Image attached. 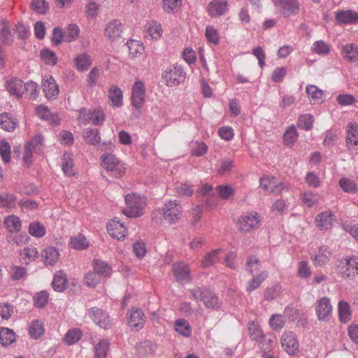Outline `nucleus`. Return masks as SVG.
Segmentation results:
<instances>
[{"label": "nucleus", "mask_w": 358, "mask_h": 358, "mask_svg": "<svg viewBox=\"0 0 358 358\" xmlns=\"http://www.w3.org/2000/svg\"><path fill=\"white\" fill-rule=\"evenodd\" d=\"M186 77V72L181 65L171 64L167 66L162 72V78L166 86L174 87L183 83Z\"/></svg>", "instance_id": "f257e3e1"}, {"label": "nucleus", "mask_w": 358, "mask_h": 358, "mask_svg": "<svg viewBox=\"0 0 358 358\" xmlns=\"http://www.w3.org/2000/svg\"><path fill=\"white\" fill-rule=\"evenodd\" d=\"M124 200L128 208L122 212L126 216L138 217L143 214V208L146 203L145 197L136 194H129L124 196Z\"/></svg>", "instance_id": "f03ea898"}, {"label": "nucleus", "mask_w": 358, "mask_h": 358, "mask_svg": "<svg viewBox=\"0 0 358 358\" xmlns=\"http://www.w3.org/2000/svg\"><path fill=\"white\" fill-rule=\"evenodd\" d=\"M101 158L102 166L112 176L117 178L124 176L126 171L125 164L114 155L107 153L102 155Z\"/></svg>", "instance_id": "7ed1b4c3"}, {"label": "nucleus", "mask_w": 358, "mask_h": 358, "mask_svg": "<svg viewBox=\"0 0 358 358\" xmlns=\"http://www.w3.org/2000/svg\"><path fill=\"white\" fill-rule=\"evenodd\" d=\"M261 223V218L257 212H247L241 215L239 219V229L243 232H250L259 227Z\"/></svg>", "instance_id": "20e7f679"}, {"label": "nucleus", "mask_w": 358, "mask_h": 358, "mask_svg": "<svg viewBox=\"0 0 358 358\" xmlns=\"http://www.w3.org/2000/svg\"><path fill=\"white\" fill-rule=\"evenodd\" d=\"M338 272L345 277L350 278L358 275V257L341 259L337 264Z\"/></svg>", "instance_id": "39448f33"}, {"label": "nucleus", "mask_w": 358, "mask_h": 358, "mask_svg": "<svg viewBox=\"0 0 358 358\" xmlns=\"http://www.w3.org/2000/svg\"><path fill=\"white\" fill-rule=\"evenodd\" d=\"M162 210L164 219L170 224L176 223L181 217L182 208L176 200L166 203Z\"/></svg>", "instance_id": "423d86ee"}, {"label": "nucleus", "mask_w": 358, "mask_h": 358, "mask_svg": "<svg viewBox=\"0 0 358 358\" xmlns=\"http://www.w3.org/2000/svg\"><path fill=\"white\" fill-rule=\"evenodd\" d=\"M317 319L322 322H327L332 315L333 308L329 298L324 296L317 300L315 305Z\"/></svg>", "instance_id": "0eeeda50"}, {"label": "nucleus", "mask_w": 358, "mask_h": 358, "mask_svg": "<svg viewBox=\"0 0 358 358\" xmlns=\"http://www.w3.org/2000/svg\"><path fill=\"white\" fill-rule=\"evenodd\" d=\"M280 343L283 350L289 355H294L299 350V343L293 331H286L282 334Z\"/></svg>", "instance_id": "6e6552de"}, {"label": "nucleus", "mask_w": 358, "mask_h": 358, "mask_svg": "<svg viewBox=\"0 0 358 358\" xmlns=\"http://www.w3.org/2000/svg\"><path fill=\"white\" fill-rule=\"evenodd\" d=\"M345 142L351 152L358 153V123L350 122L348 124Z\"/></svg>", "instance_id": "1a4fd4ad"}, {"label": "nucleus", "mask_w": 358, "mask_h": 358, "mask_svg": "<svg viewBox=\"0 0 358 358\" xmlns=\"http://www.w3.org/2000/svg\"><path fill=\"white\" fill-rule=\"evenodd\" d=\"M173 273L176 280L182 285L188 283L192 279L189 267L183 262L173 264Z\"/></svg>", "instance_id": "9d476101"}, {"label": "nucleus", "mask_w": 358, "mask_h": 358, "mask_svg": "<svg viewBox=\"0 0 358 358\" xmlns=\"http://www.w3.org/2000/svg\"><path fill=\"white\" fill-rule=\"evenodd\" d=\"M261 188L269 193L280 194L286 187L273 176H264L259 180Z\"/></svg>", "instance_id": "9b49d317"}, {"label": "nucleus", "mask_w": 358, "mask_h": 358, "mask_svg": "<svg viewBox=\"0 0 358 358\" xmlns=\"http://www.w3.org/2000/svg\"><path fill=\"white\" fill-rule=\"evenodd\" d=\"M88 315L93 322L101 328L107 329L110 325L109 316L104 310L92 307L88 310Z\"/></svg>", "instance_id": "f8f14e48"}, {"label": "nucleus", "mask_w": 358, "mask_h": 358, "mask_svg": "<svg viewBox=\"0 0 358 358\" xmlns=\"http://www.w3.org/2000/svg\"><path fill=\"white\" fill-rule=\"evenodd\" d=\"M145 85L141 80H136L132 87L131 103L136 109H141L145 102Z\"/></svg>", "instance_id": "ddd939ff"}, {"label": "nucleus", "mask_w": 358, "mask_h": 358, "mask_svg": "<svg viewBox=\"0 0 358 358\" xmlns=\"http://www.w3.org/2000/svg\"><path fill=\"white\" fill-rule=\"evenodd\" d=\"M42 89L45 96L49 100L55 99L59 92V85L52 76H45L43 78Z\"/></svg>", "instance_id": "4468645a"}, {"label": "nucleus", "mask_w": 358, "mask_h": 358, "mask_svg": "<svg viewBox=\"0 0 358 358\" xmlns=\"http://www.w3.org/2000/svg\"><path fill=\"white\" fill-rule=\"evenodd\" d=\"M123 30L124 25L120 20H113L106 24L104 35L111 41H115L121 38Z\"/></svg>", "instance_id": "2eb2a0df"}, {"label": "nucleus", "mask_w": 358, "mask_h": 358, "mask_svg": "<svg viewBox=\"0 0 358 358\" xmlns=\"http://www.w3.org/2000/svg\"><path fill=\"white\" fill-rule=\"evenodd\" d=\"M127 320L129 327L138 331L144 327L145 316L141 309L133 308L128 313Z\"/></svg>", "instance_id": "dca6fc26"}, {"label": "nucleus", "mask_w": 358, "mask_h": 358, "mask_svg": "<svg viewBox=\"0 0 358 358\" xmlns=\"http://www.w3.org/2000/svg\"><path fill=\"white\" fill-rule=\"evenodd\" d=\"M206 11L211 17L224 15L228 11V1L227 0H213L208 4Z\"/></svg>", "instance_id": "f3484780"}, {"label": "nucleus", "mask_w": 358, "mask_h": 358, "mask_svg": "<svg viewBox=\"0 0 358 358\" xmlns=\"http://www.w3.org/2000/svg\"><path fill=\"white\" fill-rule=\"evenodd\" d=\"M108 232L113 238L122 240L126 236L127 228L117 217L112 219L107 226Z\"/></svg>", "instance_id": "a211bd4d"}, {"label": "nucleus", "mask_w": 358, "mask_h": 358, "mask_svg": "<svg viewBox=\"0 0 358 358\" xmlns=\"http://www.w3.org/2000/svg\"><path fill=\"white\" fill-rule=\"evenodd\" d=\"M335 220V215L331 211H324L319 213L315 219V222L320 230H329L331 228Z\"/></svg>", "instance_id": "6ab92c4d"}, {"label": "nucleus", "mask_w": 358, "mask_h": 358, "mask_svg": "<svg viewBox=\"0 0 358 358\" xmlns=\"http://www.w3.org/2000/svg\"><path fill=\"white\" fill-rule=\"evenodd\" d=\"M335 18L338 24H356L358 22V13L352 10H341L336 13Z\"/></svg>", "instance_id": "aec40b11"}, {"label": "nucleus", "mask_w": 358, "mask_h": 358, "mask_svg": "<svg viewBox=\"0 0 358 358\" xmlns=\"http://www.w3.org/2000/svg\"><path fill=\"white\" fill-rule=\"evenodd\" d=\"M280 13L284 17L296 15L299 11V3L297 0H284L279 8Z\"/></svg>", "instance_id": "412c9836"}, {"label": "nucleus", "mask_w": 358, "mask_h": 358, "mask_svg": "<svg viewBox=\"0 0 358 358\" xmlns=\"http://www.w3.org/2000/svg\"><path fill=\"white\" fill-rule=\"evenodd\" d=\"M329 248L326 245H322L316 254L311 255V259L315 266H323L329 262Z\"/></svg>", "instance_id": "4be33fe9"}, {"label": "nucleus", "mask_w": 358, "mask_h": 358, "mask_svg": "<svg viewBox=\"0 0 358 358\" xmlns=\"http://www.w3.org/2000/svg\"><path fill=\"white\" fill-rule=\"evenodd\" d=\"M341 55L350 62L358 61V45L355 43H348L342 46Z\"/></svg>", "instance_id": "5701e85b"}, {"label": "nucleus", "mask_w": 358, "mask_h": 358, "mask_svg": "<svg viewBox=\"0 0 358 358\" xmlns=\"http://www.w3.org/2000/svg\"><path fill=\"white\" fill-rule=\"evenodd\" d=\"M7 89L10 94L21 98L24 94V83L20 79H11L7 82Z\"/></svg>", "instance_id": "b1692460"}, {"label": "nucleus", "mask_w": 358, "mask_h": 358, "mask_svg": "<svg viewBox=\"0 0 358 358\" xmlns=\"http://www.w3.org/2000/svg\"><path fill=\"white\" fill-rule=\"evenodd\" d=\"M20 255L21 262L23 264H28L38 258V252L36 248L28 246L21 250Z\"/></svg>", "instance_id": "393cba45"}, {"label": "nucleus", "mask_w": 358, "mask_h": 358, "mask_svg": "<svg viewBox=\"0 0 358 358\" xmlns=\"http://www.w3.org/2000/svg\"><path fill=\"white\" fill-rule=\"evenodd\" d=\"M108 98L111 104L115 108L122 106L123 102V95L122 90L115 85H112L108 91Z\"/></svg>", "instance_id": "a878e982"}, {"label": "nucleus", "mask_w": 358, "mask_h": 358, "mask_svg": "<svg viewBox=\"0 0 358 358\" xmlns=\"http://www.w3.org/2000/svg\"><path fill=\"white\" fill-rule=\"evenodd\" d=\"M277 343L276 336L274 335L264 336L257 342L259 349L263 352L272 351Z\"/></svg>", "instance_id": "bb28decb"}, {"label": "nucleus", "mask_w": 358, "mask_h": 358, "mask_svg": "<svg viewBox=\"0 0 358 358\" xmlns=\"http://www.w3.org/2000/svg\"><path fill=\"white\" fill-rule=\"evenodd\" d=\"M67 278L62 271L57 272L53 278L52 286L54 290L62 292L66 288Z\"/></svg>", "instance_id": "cd10ccee"}, {"label": "nucleus", "mask_w": 358, "mask_h": 358, "mask_svg": "<svg viewBox=\"0 0 358 358\" xmlns=\"http://www.w3.org/2000/svg\"><path fill=\"white\" fill-rule=\"evenodd\" d=\"M221 252V249H217L207 252L201 261V266L203 268H206L216 264L219 260V255Z\"/></svg>", "instance_id": "c85d7f7f"}, {"label": "nucleus", "mask_w": 358, "mask_h": 358, "mask_svg": "<svg viewBox=\"0 0 358 358\" xmlns=\"http://www.w3.org/2000/svg\"><path fill=\"white\" fill-rule=\"evenodd\" d=\"M75 66L79 71H87L92 64V59L86 53L78 55L74 59Z\"/></svg>", "instance_id": "c756f323"}, {"label": "nucleus", "mask_w": 358, "mask_h": 358, "mask_svg": "<svg viewBox=\"0 0 358 358\" xmlns=\"http://www.w3.org/2000/svg\"><path fill=\"white\" fill-rule=\"evenodd\" d=\"M59 252L55 247L45 248L42 253V258L46 264L53 265L59 259Z\"/></svg>", "instance_id": "7c9ffc66"}, {"label": "nucleus", "mask_w": 358, "mask_h": 358, "mask_svg": "<svg viewBox=\"0 0 358 358\" xmlns=\"http://www.w3.org/2000/svg\"><path fill=\"white\" fill-rule=\"evenodd\" d=\"M174 328L177 333L185 336L189 337L192 334V327L187 320L180 318L175 321Z\"/></svg>", "instance_id": "2f4dec72"}, {"label": "nucleus", "mask_w": 358, "mask_h": 358, "mask_svg": "<svg viewBox=\"0 0 358 358\" xmlns=\"http://www.w3.org/2000/svg\"><path fill=\"white\" fill-rule=\"evenodd\" d=\"M44 332L45 328L41 320H36L29 324V334L31 338L38 339L43 335Z\"/></svg>", "instance_id": "473e14b6"}, {"label": "nucleus", "mask_w": 358, "mask_h": 358, "mask_svg": "<svg viewBox=\"0 0 358 358\" xmlns=\"http://www.w3.org/2000/svg\"><path fill=\"white\" fill-rule=\"evenodd\" d=\"M17 125V120L10 114L2 113L0 115V126L7 131H13Z\"/></svg>", "instance_id": "72a5a7b5"}, {"label": "nucleus", "mask_w": 358, "mask_h": 358, "mask_svg": "<svg viewBox=\"0 0 358 358\" xmlns=\"http://www.w3.org/2000/svg\"><path fill=\"white\" fill-rule=\"evenodd\" d=\"M110 343L106 339H101L94 345V358H106Z\"/></svg>", "instance_id": "f704fd0d"}, {"label": "nucleus", "mask_w": 358, "mask_h": 358, "mask_svg": "<svg viewBox=\"0 0 358 358\" xmlns=\"http://www.w3.org/2000/svg\"><path fill=\"white\" fill-rule=\"evenodd\" d=\"M206 307L208 308L217 309L220 307L219 299L217 296L208 289H206L203 295L202 300Z\"/></svg>", "instance_id": "c9c22d12"}, {"label": "nucleus", "mask_w": 358, "mask_h": 358, "mask_svg": "<svg viewBox=\"0 0 358 358\" xmlns=\"http://www.w3.org/2000/svg\"><path fill=\"white\" fill-rule=\"evenodd\" d=\"M339 320L343 323H347L351 320V310L349 304L344 301H340L338 304Z\"/></svg>", "instance_id": "e433bc0d"}, {"label": "nucleus", "mask_w": 358, "mask_h": 358, "mask_svg": "<svg viewBox=\"0 0 358 358\" xmlns=\"http://www.w3.org/2000/svg\"><path fill=\"white\" fill-rule=\"evenodd\" d=\"M15 334L12 329L6 327L0 328V343L3 346L11 345L15 342Z\"/></svg>", "instance_id": "4c0bfd02"}, {"label": "nucleus", "mask_w": 358, "mask_h": 358, "mask_svg": "<svg viewBox=\"0 0 358 358\" xmlns=\"http://www.w3.org/2000/svg\"><path fill=\"white\" fill-rule=\"evenodd\" d=\"M69 246L75 250H82L88 248L89 243L84 235L79 234L71 238Z\"/></svg>", "instance_id": "58836bf2"}, {"label": "nucleus", "mask_w": 358, "mask_h": 358, "mask_svg": "<svg viewBox=\"0 0 358 358\" xmlns=\"http://www.w3.org/2000/svg\"><path fill=\"white\" fill-rule=\"evenodd\" d=\"M306 92L310 101L320 102L323 100V91L320 90L316 85H308L306 87Z\"/></svg>", "instance_id": "ea45409f"}, {"label": "nucleus", "mask_w": 358, "mask_h": 358, "mask_svg": "<svg viewBox=\"0 0 358 358\" xmlns=\"http://www.w3.org/2000/svg\"><path fill=\"white\" fill-rule=\"evenodd\" d=\"M3 223L7 229L12 233L19 231L22 227L20 218L13 215L5 217Z\"/></svg>", "instance_id": "a19ab883"}, {"label": "nucleus", "mask_w": 358, "mask_h": 358, "mask_svg": "<svg viewBox=\"0 0 358 358\" xmlns=\"http://www.w3.org/2000/svg\"><path fill=\"white\" fill-rule=\"evenodd\" d=\"M83 137L86 143L91 145H96L101 141L100 133L97 129H86L84 131Z\"/></svg>", "instance_id": "79ce46f5"}, {"label": "nucleus", "mask_w": 358, "mask_h": 358, "mask_svg": "<svg viewBox=\"0 0 358 358\" xmlns=\"http://www.w3.org/2000/svg\"><path fill=\"white\" fill-rule=\"evenodd\" d=\"M73 165L72 155L69 153H65L62 158V169L66 176H72L75 174Z\"/></svg>", "instance_id": "37998d69"}, {"label": "nucleus", "mask_w": 358, "mask_h": 358, "mask_svg": "<svg viewBox=\"0 0 358 358\" xmlns=\"http://www.w3.org/2000/svg\"><path fill=\"white\" fill-rule=\"evenodd\" d=\"M94 270L103 278L109 276L111 273L110 266L103 261L96 259L93 262Z\"/></svg>", "instance_id": "c03bdc74"}, {"label": "nucleus", "mask_w": 358, "mask_h": 358, "mask_svg": "<svg viewBox=\"0 0 358 358\" xmlns=\"http://www.w3.org/2000/svg\"><path fill=\"white\" fill-rule=\"evenodd\" d=\"M339 187L343 191L349 194H355L357 192V184L351 179L345 177L341 178L338 181Z\"/></svg>", "instance_id": "a18cd8bd"}, {"label": "nucleus", "mask_w": 358, "mask_h": 358, "mask_svg": "<svg viewBox=\"0 0 358 358\" xmlns=\"http://www.w3.org/2000/svg\"><path fill=\"white\" fill-rule=\"evenodd\" d=\"M182 5V0H162L164 10L169 14L177 12Z\"/></svg>", "instance_id": "49530a36"}, {"label": "nucleus", "mask_w": 358, "mask_h": 358, "mask_svg": "<svg viewBox=\"0 0 358 358\" xmlns=\"http://www.w3.org/2000/svg\"><path fill=\"white\" fill-rule=\"evenodd\" d=\"M314 117L311 114H304L299 116L298 127L303 130L309 131L313 128Z\"/></svg>", "instance_id": "de8ad7c7"}, {"label": "nucleus", "mask_w": 358, "mask_h": 358, "mask_svg": "<svg viewBox=\"0 0 358 358\" xmlns=\"http://www.w3.org/2000/svg\"><path fill=\"white\" fill-rule=\"evenodd\" d=\"M82 331L78 329H72L67 331L64 337V342L68 345H73L82 337Z\"/></svg>", "instance_id": "09e8293b"}, {"label": "nucleus", "mask_w": 358, "mask_h": 358, "mask_svg": "<svg viewBox=\"0 0 358 358\" xmlns=\"http://www.w3.org/2000/svg\"><path fill=\"white\" fill-rule=\"evenodd\" d=\"M80 34V29L76 24H69L64 34V41L70 43L76 41Z\"/></svg>", "instance_id": "8fccbe9b"}, {"label": "nucleus", "mask_w": 358, "mask_h": 358, "mask_svg": "<svg viewBox=\"0 0 358 358\" xmlns=\"http://www.w3.org/2000/svg\"><path fill=\"white\" fill-rule=\"evenodd\" d=\"M298 133L294 124L289 126L283 135V141L286 145H292L297 140Z\"/></svg>", "instance_id": "3c124183"}, {"label": "nucleus", "mask_w": 358, "mask_h": 358, "mask_svg": "<svg viewBox=\"0 0 358 358\" xmlns=\"http://www.w3.org/2000/svg\"><path fill=\"white\" fill-rule=\"evenodd\" d=\"M267 277L268 272L266 271H262L256 278H254L249 282L247 291L251 292L257 289Z\"/></svg>", "instance_id": "603ef678"}, {"label": "nucleus", "mask_w": 358, "mask_h": 358, "mask_svg": "<svg viewBox=\"0 0 358 358\" xmlns=\"http://www.w3.org/2000/svg\"><path fill=\"white\" fill-rule=\"evenodd\" d=\"M40 57L45 64L50 66H54L57 62V57L55 53L49 49H43L41 51Z\"/></svg>", "instance_id": "864d4df0"}, {"label": "nucleus", "mask_w": 358, "mask_h": 358, "mask_svg": "<svg viewBox=\"0 0 358 358\" xmlns=\"http://www.w3.org/2000/svg\"><path fill=\"white\" fill-rule=\"evenodd\" d=\"M15 197L12 194L2 193L0 194V207L3 208L10 209L15 207Z\"/></svg>", "instance_id": "5fc2aeb1"}, {"label": "nucleus", "mask_w": 358, "mask_h": 358, "mask_svg": "<svg viewBox=\"0 0 358 358\" xmlns=\"http://www.w3.org/2000/svg\"><path fill=\"white\" fill-rule=\"evenodd\" d=\"M103 278L97 273L94 270L88 272L85 276V284L90 287H94L96 285L100 283Z\"/></svg>", "instance_id": "6e6d98bb"}, {"label": "nucleus", "mask_w": 358, "mask_h": 358, "mask_svg": "<svg viewBox=\"0 0 358 358\" xmlns=\"http://www.w3.org/2000/svg\"><path fill=\"white\" fill-rule=\"evenodd\" d=\"M45 227L38 222H34L29 224V232L36 238H41L45 234Z\"/></svg>", "instance_id": "4d7b16f0"}, {"label": "nucleus", "mask_w": 358, "mask_h": 358, "mask_svg": "<svg viewBox=\"0 0 358 358\" xmlns=\"http://www.w3.org/2000/svg\"><path fill=\"white\" fill-rule=\"evenodd\" d=\"M234 167V162L229 158L222 159L217 164V171L221 175H224L231 171Z\"/></svg>", "instance_id": "13d9d810"}, {"label": "nucleus", "mask_w": 358, "mask_h": 358, "mask_svg": "<svg viewBox=\"0 0 358 358\" xmlns=\"http://www.w3.org/2000/svg\"><path fill=\"white\" fill-rule=\"evenodd\" d=\"M207 145L203 141H196L191 145V153L196 157H201L208 151Z\"/></svg>", "instance_id": "bf43d9fd"}, {"label": "nucleus", "mask_w": 358, "mask_h": 358, "mask_svg": "<svg viewBox=\"0 0 358 358\" xmlns=\"http://www.w3.org/2000/svg\"><path fill=\"white\" fill-rule=\"evenodd\" d=\"M205 36L207 41L214 45H217L220 42V36L217 30L213 26H207L205 30Z\"/></svg>", "instance_id": "052dcab7"}, {"label": "nucleus", "mask_w": 358, "mask_h": 358, "mask_svg": "<svg viewBox=\"0 0 358 358\" xmlns=\"http://www.w3.org/2000/svg\"><path fill=\"white\" fill-rule=\"evenodd\" d=\"M311 48L317 55H327L330 52L329 45L322 40L314 42Z\"/></svg>", "instance_id": "680f3d73"}, {"label": "nucleus", "mask_w": 358, "mask_h": 358, "mask_svg": "<svg viewBox=\"0 0 358 358\" xmlns=\"http://www.w3.org/2000/svg\"><path fill=\"white\" fill-rule=\"evenodd\" d=\"M250 338L257 343L264 336L260 327L255 322L250 323L248 327Z\"/></svg>", "instance_id": "e2e57ef3"}, {"label": "nucleus", "mask_w": 358, "mask_h": 358, "mask_svg": "<svg viewBox=\"0 0 358 358\" xmlns=\"http://www.w3.org/2000/svg\"><path fill=\"white\" fill-rule=\"evenodd\" d=\"M26 92L31 99H36L38 95L39 90L37 83L29 81L24 83V92Z\"/></svg>", "instance_id": "0e129e2a"}, {"label": "nucleus", "mask_w": 358, "mask_h": 358, "mask_svg": "<svg viewBox=\"0 0 358 358\" xmlns=\"http://www.w3.org/2000/svg\"><path fill=\"white\" fill-rule=\"evenodd\" d=\"M43 136L41 134H36L34 137L27 143V145H30V147L33 149L34 152L38 154H41L42 152V147L43 145Z\"/></svg>", "instance_id": "69168bd1"}, {"label": "nucleus", "mask_w": 358, "mask_h": 358, "mask_svg": "<svg viewBox=\"0 0 358 358\" xmlns=\"http://www.w3.org/2000/svg\"><path fill=\"white\" fill-rule=\"evenodd\" d=\"M285 318L282 315H273L269 320V324L273 330H280L285 326Z\"/></svg>", "instance_id": "338daca9"}, {"label": "nucleus", "mask_w": 358, "mask_h": 358, "mask_svg": "<svg viewBox=\"0 0 358 358\" xmlns=\"http://www.w3.org/2000/svg\"><path fill=\"white\" fill-rule=\"evenodd\" d=\"M32 9L40 14L45 13L48 8V3L45 0H32L31 3Z\"/></svg>", "instance_id": "774afa93"}]
</instances>
